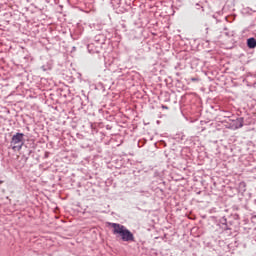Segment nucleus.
<instances>
[{
  "label": "nucleus",
  "instance_id": "obj_1",
  "mask_svg": "<svg viewBox=\"0 0 256 256\" xmlns=\"http://www.w3.org/2000/svg\"><path fill=\"white\" fill-rule=\"evenodd\" d=\"M109 227H112L113 235H119L121 241L126 243H135V236L131 233V230L127 229L124 225L119 223H108Z\"/></svg>",
  "mask_w": 256,
  "mask_h": 256
},
{
  "label": "nucleus",
  "instance_id": "obj_2",
  "mask_svg": "<svg viewBox=\"0 0 256 256\" xmlns=\"http://www.w3.org/2000/svg\"><path fill=\"white\" fill-rule=\"evenodd\" d=\"M10 145L13 151H21L23 145H25V134L21 132L14 134L11 138Z\"/></svg>",
  "mask_w": 256,
  "mask_h": 256
},
{
  "label": "nucleus",
  "instance_id": "obj_3",
  "mask_svg": "<svg viewBox=\"0 0 256 256\" xmlns=\"http://www.w3.org/2000/svg\"><path fill=\"white\" fill-rule=\"evenodd\" d=\"M245 123V118H232L228 123V129H232V131H237V129H241Z\"/></svg>",
  "mask_w": 256,
  "mask_h": 256
},
{
  "label": "nucleus",
  "instance_id": "obj_4",
  "mask_svg": "<svg viewBox=\"0 0 256 256\" xmlns=\"http://www.w3.org/2000/svg\"><path fill=\"white\" fill-rule=\"evenodd\" d=\"M233 113H231L230 111H221L219 114V119L221 121V123H229L230 119H233Z\"/></svg>",
  "mask_w": 256,
  "mask_h": 256
},
{
  "label": "nucleus",
  "instance_id": "obj_5",
  "mask_svg": "<svg viewBox=\"0 0 256 256\" xmlns=\"http://www.w3.org/2000/svg\"><path fill=\"white\" fill-rule=\"evenodd\" d=\"M88 52L94 55V53L99 54L103 49L102 46L98 45L97 43H90L87 45Z\"/></svg>",
  "mask_w": 256,
  "mask_h": 256
},
{
  "label": "nucleus",
  "instance_id": "obj_6",
  "mask_svg": "<svg viewBox=\"0 0 256 256\" xmlns=\"http://www.w3.org/2000/svg\"><path fill=\"white\" fill-rule=\"evenodd\" d=\"M94 43H96V45H99L100 47H103L104 43H105V35L103 34H98L94 37Z\"/></svg>",
  "mask_w": 256,
  "mask_h": 256
},
{
  "label": "nucleus",
  "instance_id": "obj_7",
  "mask_svg": "<svg viewBox=\"0 0 256 256\" xmlns=\"http://www.w3.org/2000/svg\"><path fill=\"white\" fill-rule=\"evenodd\" d=\"M246 45H247L248 49H255V47H256L255 37L248 38Z\"/></svg>",
  "mask_w": 256,
  "mask_h": 256
},
{
  "label": "nucleus",
  "instance_id": "obj_8",
  "mask_svg": "<svg viewBox=\"0 0 256 256\" xmlns=\"http://www.w3.org/2000/svg\"><path fill=\"white\" fill-rule=\"evenodd\" d=\"M231 227H233V221L227 220L226 226H224L223 229L224 231H231V229H233Z\"/></svg>",
  "mask_w": 256,
  "mask_h": 256
},
{
  "label": "nucleus",
  "instance_id": "obj_9",
  "mask_svg": "<svg viewBox=\"0 0 256 256\" xmlns=\"http://www.w3.org/2000/svg\"><path fill=\"white\" fill-rule=\"evenodd\" d=\"M227 221H228L227 218L224 216V217L220 218L219 223H221V225L223 227H226Z\"/></svg>",
  "mask_w": 256,
  "mask_h": 256
},
{
  "label": "nucleus",
  "instance_id": "obj_10",
  "mask_svg": "<svg viewBox=\"0 0 256 256\" xmlns=\"http://www.w3.org/2000/svg\"><path fill=\"white\" fill-rule=\"evenodd\" d=\"M31 153H33V150L29 149V150H28V154H27V155H25V154L23 155L25 161H28V160H29V156L31 155Z\"/></svg>",
  "mask_w": 256,
  "mask_h": 256
},
{
  "label": "nucleus",
  "instance_id": "obj_11",
  "mask_svg": "<svg viewBox=\"0 0 256 256\" xmlns=\"http://www.w3.org/2000/svg\"><path fill=\"white\" fill-rule=\"evenodd\" d=\"M191 81H199V78H191Z\"/></svg>",
  "mask_w": 256,
  "mask_h": 256
},
{
  "label": "nucleus",
  "instance_id": "obj_12",
  "mask_svg": "<svg viewBox=\"0 0 256 256\" xmlns=\"http://www.w3.org/2000/svg\"><path fill=\"white\" fill-rule=\"evenodd\" d=\"M234 219H239V214H235Z\"/></svg>",
  "mask_w": 256,
  "mask_h": 256
},
{
  "label": "nucleus",
  "instance_id": "obj_13",
  "mask_svg": "<svg viewBox=\"0 0 256 256\" xmlns=\"http://www.w3.org/2000/svg\"><path fill=\"white\" fill-rule=\"evenodd\" d=\"M162 109H169L168 106L162 105Z\"/></svg>",
  "mask_w": 256,
  "mask_h": 256
},
{
  "label": "nucleus",
  "instance_id": "obj_14",
  "mask_svg": "<svg viewBox=\"0 0 256 256\" xmlns=\"http://www.w3.org/2000/svg\"><path fill=\"white\" fill-rule=\"evenodd\" d=\"M196 5H197V7H199V3H197Z\"/></svg>",
  "mask_w": 256,
  "mask_h": 256
}]
</instances>
